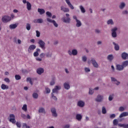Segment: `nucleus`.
I'll return each instance as SVG.
<instances>
[{
	"label": "nucleus",
	"mask_w": 128,
	"mask_h": 128,
	"mask_svg": "<svg viewBox=\"0 0 128 128\" xmlns=\"http://www.w3.org/2000/svg\"><path fill=\"white\" fill-rule=\"evenodd\" d=\"M39 44L40 48H42V50H46V43L42 40H39L38 42Z\"/></svg>",
	"instance_id": "nucleus-1"
},
{
	"label": "nucleus",
	"mask_w": 128,
	"mask_h": 128,
	"mask_svg": "<svg viewBox=\"0 0 128 128\" xmlns=\"http://www.w3.org/2000/svg\"><path fill=\"white\" fill-rule=\"evenodd\" d=\"M12 20V18L10 16H5L2 18V22H8Z\"/></svg>",
	"instance_id": "nucleus-2"
},
{
	"label": "nucleus",
	"mask_w": 128,
	"mask_h": 128,
	"mask_svg": "<svg viewBox=\"0 0 128 128\" xmlns=\"http://www.w3.org/2000/svg\"><path fill=\"white\" fill-rule=\"evenodd\" d=\"M72 18L74 20H75L76 21V26L77 28H80L82 26V22H80V20H78V18L76 17V16H74Z\"/></svg>",
	"instance_id": "nucleus-3"
},
{
	"label": "nucleus",
	"mask_w": 128,
	"mask_h": 128,
	"mask_svg": "<svg viewBox=\"0 0 128 128\" xmlns=\"http://www.w3.org/2000/svg\"><path fill=\"white\" fill-rule=\"evenodd\" d=\"M46 20L47 22H50V24H53L55 28H58V24H56V20H52L50 18H47Z\"/></svg>",
	"instance_id": "nucleus-4"
},
{
	"label": "nucleus",
	"mask_w": 128,
	"mask_h": 128,
	"mask_svg": "<svg viewBox=\"0 0 128 128\" xmlns=\"http://www.w3.org/2000/svg\"><path fill=\"white\" fill-rule=\"evenodd\" d=\"M116 30H118L117 27H114L112 28L111 30L112 32V38H116L117 34H116Z\"/></svg>",
	"instance_id": "nucleus-5"
},
{
	"label": "nucleus",
	"mask_w": 128,
	"mask_h": 128,
	"mask_svg": "<svg viewBox=\"0 0 128 128\" xmlns=\"http://www.w3.org/2000/svg\"><path fill=\"white\" fill-rule=\"evenodd\" d=\"M10 119L9 120L10 122H12V124H16V116H14V114H10Z\"/></svg>",
	"instance_id": "nucleus-6"
},
{
	"label": "nucleus",
	"mask_w": 128,
	"mask_h": 128,
	"mask_svg": "<svg viewBox=\"0 0 128 128\" xmlns=\"http://www.w3.org/2000/svg\"><path fill=\"white\" fill-rule=\"evenodd\" d=\"M68 54L70 56H76L78 54V50L76 49H74L72 50H68Z\"/></svg>",
	"instance_id": "nucleus-7"
},
{
	"label": "nucleus",
	"mask_w": 128,
	"mask_h": 128,
	"mask_svg": "<svg viewBox=\"0 0 128 128\" xmlns=\"http://www.w3.org/2000/svg\"><path fill=\"white\" fill-rule=\"evenodd\" d=\"M60 88H62V87L60 86H55L54 88L52 90V94H58Z\"/></svg>",
	"instance_id": "nucleus-8"
},
{
	"label": "nucleus",
	"mask_w": 128,
	"mask_h": 128,
	"mask_svg": "<svg viewBox=\"0 0 128 128\" xmlns=\"http://www.w3.org/2000/svg\"><path fill=\"white\" fill-rule=\"evenodd\" d=\"M51 112L52 113V116H54V118H56L58 116V113H56V109L54 108H51Z\"/></svg>",
	"instance_id": "nucleus-9"
},
{
	"label": "nucleus",
	"mask_w": 128,
	"mask_h": 128,
	"mask_svg": "<svg viewBox=\"0 0 128 128\" xmlns=\"http://www.w3.org/2000/svg\"><path fill=\"white\" fill-rule=\"evenodd\" d=\"M65 2H66V4H67L68 6H69V8H70L71 10L74 9V6H72V3L70 2V0H65Z\"/></svg>",
	"instance_id": "nucleus-10"
},
{
	"label": "nucleus",
	"mask_w": 128,
	"mask_h": 128,
	"mask_svg": "<svg viewBox=\"0 0 128 128\" xmlns=\"http://www.w3.org/2000/svg\"><path fill=\"white\" fill-rule=\"evenodd\" d=\"M102 100H104V96L102 95H98L97 98H96V100L98 102H100L102 101Z\"/></svg>",
	"instance_id": "nucleus-11"
},
{
	"label": "nucleus",
	"mask_w": 128,
	"mask_h": 128,
	"mask_svg": "<svg viewBox=\"0 0 128 128\" xmlns=\"http://www.w3.org/2000/svg\"><path fill=\"white\" fill-rule=\"evenodd\" d=\"M90 62H92V64H93V66H94V68H98V64L96 62V60L92 58Z\"/></svg>",
	"instance_id": "nucleus-12"
},
{
	"label": "nucleus",
	"mask_w": 128,
	"mask_h": 128,
	"mask_svg": "<svg viewBox=\"0 0 128 128\" xmlns=\"http://www.w3.org/2000/svg\"><path fill=\"white\" fill-rule=\"evenodd\" d=\"M44 68H39L36 70V72L38 74H44Z\"/></svg>",
	"instance_id": "nucleus-13"
},
{
	"label": "nucleus",
	"mask_w": 128,
	"mask_h": 128,
	"mask_svg": "<svg viewBox=\"0 0 128 128\" xmlns=\"http://www.w3.org/2000/svg\"><path fill=\"white\" fill-rule=\"evenodd\" d=\"M111 80L112 82H114V84H116V86H118L120 84V82L118 81V80H116V79L114 77L111 78Z\"/></svg>",
	"instance_id": "nucleus-14"
},
{
	"label": "nucleus",
	"mask_w": 128,
	"mask_h": 128,
	"mask_svg": "<svg viewBox=\"0 0 128 128\" xmlns=\"http://www.w3.org/2000/svg\"><path fill=\"white\" fill-rule=\"evenodd\" d=\"M36 45H34V44L30 45L28 48V52H31L32 50H36Z\"/></svg>",
	"instance_id": "nucleus-15"
},
{
	"label": "nucleus",
	"mask_w": 128,
	"mask_h": 128,
	"mask_svg": "<svg viewBox=\"0 0 128 128\" xmlns=\"http://www.w3.org/2000/svg\"><path fill=\"white\" fill-rule=\"evenodd\" d=\"M62 20L66 24H70V17H67L66 18H63Z\"/></svg>",
	"instance_id": "nucleus-16"
},
{
	"label": "nucleus",
	"mask_w": 128,
	"mask_h": 128,
	"mask_svg": "<svg viewBox=\"0 0 128 128\" xmlns=\"http://www.w3.org/2000/svg\"><path fill=\"white\" fill-rule=\"evenodd\" d=\"M61 10L64 12H70V8H66L64 6H61Z\"/></svg>",
	"instance_id": "nucleus-17"
},
{
	"label": "nucleus",
	"mask_w": 128,
	"mask_h": 128,
	"mask_svg": "<svg viewBox=\"0 0 128 128\" xmlns=\"http://www.w3.org/2000/svg\"><path fill=\"white\" fill-rule=\"evenodd\" d=\"M116 68L117 70H124V66L120 64H116Z\"/></svg>",
	"instance_id": "nucleus-18"
},
{
	"label": "nucleus",
	"mask_w": 128,
	"mask_h": 128,
	"mask_svg": "<svg viewBox=\"0 0 128 128\" xmlns=\"http://www.w3.org/2000/svg\"><path fill=\"white\" fill-rule=\"evenodd\" d=\"M34 24H42L44 20L42 18H38L34 20Z\"/></svg>",
	"instance_id": "nucleus-19"
},
{
	"label": "nucleus",
	"mask_w": 128,
	"mask_h": 128,
	"mask_svg": "<svg viewBox=\"0 0 128 128\" xmlns=\"http://www.w3.org/2000/svg\"><path fill=\"white\" fill-rule=\"evenodd\" d=\"M122 58L123 60H128V54L124 52L122 54Z\"/></svg>",
	"instance_id": "nucleus-20"
},
{
	"label": "nucleus",
	"mask_w": 128,
	"mask_h": 128,
	"mask_svg": "<svg viewBox=\"0 0 128 128\" xmlns=\"http://www.w3.org/2000/svg\"><path fill=\"white\" fill-rule=\"evenodd\" d=\"M64 86L65 90H70V83L68 82H66L64 84Z\"/></svg>",
	"instance_id": "nucleus-21"
},
{
	"label": "nucleus",
	"mask_w": 128,
	"mask_h": 128,
	"mask_svg": "<svg viewBox=\"0 0 128 128\" xmlns=\"http://www.w3.org/2000/svg\"><path fill=\"white\" fill-rule=\"evenodd\" d=\"M126 7V3L124 2H121L119 5L120 10H124Z\"/></svg>",
	"instance_id": "nucleus-22"
},
{
	"label": "nucleus",
	"mask_w": 128,
	"mask_h": 128,
	"mask_svg": "<svg viewBox=\"0 0 128 128\" xmlns=\"http://www.w3.org/2000/svg\"><path fill=\"white\" fill-rule=\"evenodd\" d=\"M78 106L80 108L84 106V101H78Z\"/></svg>",
	"instance_id": "nucleus-23"
},
{
	"label": "nucleus",
	"mask_w": 128,
	"mask_h": 128,
	"mask_svg": "<svg viewBox=\"0 0 128 128\" xmlns=\"http://www.w3.org/2000/svg\"><path fill=\"white\" fill-rule=\"evenodd\" d=\"M17 27H18L17 24H12L9 26V28H10V30H14V28H16Z\"/></svg>",
	"instance_id": "nucleus-24"
},
{
	"label": "nucleus",
	"mask_w": 128,
	"mask_h": 128,
	"mask_svg": "<svg viewBox=\"0 0 128 128\" xmlns=\"http://www.w3.org/2000/svg\"><path fill=\"white\" fill-rule=\"evenodd\" d=\"M113 44L114 46L115 50H120V46L114 42H113Z\"/></svg>",
	"instance_id": "nucleus-25"
},
{
	"label": "nucleus",
	"mask_w": 128,
	"mask_h": 128,
	"mask_svg": "<svg viewBox=\"0 0 128 128\" xmlns=\"http://www.w3.org/2000/svg\"><path fill=\"white\" fill-rule=\"evenodd\" d=\"M128 116V112H123L120 114L119 118H124V116Z\"/></svg>",
	"instance_id": "nucleus-26"
},
{
	"label": "nucleus",
	"mask_w": 128,
	"mask_h": 128,
	"mask_svg": "<svg viewBox=\"0 0 128 128\" xmlns=\"http://www.w3.org/2000/svg\"><path fill=\"white\" fill-rule=\"evenodd\" d=\"M38 112L40 114H46V110H44V108L40 107L38 110Z\"/></svg>",
	"instance_id": "nucleus-27"
},
{
	"label": "nucleus",
	"mask_w": 128,
	"mask_h": 128,
	"mask_svg": "<svg viewBox=\"0 0 128 128\" xmlns=\"http://www.w3.org/2000/svg\"><path fill=\"white\" fill-rule=\"evenodd\" d=\"M1 88L4 90H8V86L4 84H2L1 86Z\"/></svg>",
	"instance_id": "nucleus-28"
},
{
	"label": "nucleus",
	"mask_w": 128,
	"mask_h": 128,
	"mask_svg": "<svg viewBox=\"0 0 128 128\" xmlns=\"http://www.w3.org/2000/svg\"><path fill=\"white\" fill-rule=\"evenodd\" d=\"M82 116L80 114H77L76 115V120H82Z\"/></svg>",
	"instance_id": "nucleus-29"
},
{
	"label": "nucleus",
	"mask_w": 128,
	"mask_h": 128,
	"mask_svg": "<svg viewBox=\"0 0 128 128\" xmlns=\"http://www.w3.org/2000/svg\"><path fill=\"white\" fill-rule=\"evenodd\" d=\"M114 20H112V19H110L107 21V24L112 26L114 24Z\"/></svg>",
	"instance_id": "nucleus-30"
},
{
	"label": "nucleus",
	"mask_w": 128,
	"mask_h": 128,
	"mask_svg": "<svg viewBox=\"0 0 128 128\" xmlns=\"http://www.w3.org/2000/svg\"><path fill=\"white\" fill-rule=\"evenodd\" d=\"M26 8L28 10H32V4H30L28 2H27Z\"/></svg>",
	"instance_id": "nucleus-31"
},
{
	"label": "nucleus",
	"mask_w": 128,
	"mask_h": 128,
	"mask_svg": "<svg viewBox=\"0 0 128 128\" xmlns=\"http://www.w3.org/2000/svg\"><path fill=\"white\" fill-rule=\"evenodd\" d=\"M38 12H39L40 14H44V12H46V11L42 9V8H38Z\"/></svg>",
	"instance_id": "nucleus-32"
},
{
	"label": "nucleus",
	"mask_w": 128,
	"mask_h": 128,
	"mask_svg": "<svg viewBox=\"0 0 128 128\" xmlns=\"http://www.w3.org/2000/svg\"><path fill=\"white\" fill-rule=\"evenodd\" d=\"M107 59L108 60H109L110 62H112V60H114V56L112 54H110L107 57Z\"/></svg>",
	"instance_id": "nucleus-33"
},
{
	"label": "nucleus",
	"mask_w": 128,
	"mask_h": 128,
	"mask_svg": "<svg viewBox=\"0 0 128 128\" xmlns=\"http://www.w3.org/2000/svg\"><path fill=\"white\" fill-rule=\"evenodd\" d=\"M80 9L81 10V12H82V14H84V12H86V9H84V6L80 5L79 6Z\"/></svg>",
	"instance_id": "nucleus-34"
},
{
	"label": "nucleus",
	"mask_w": 128,
	"mask_h": 128,
	"mask_svg": "<svg viewBox=\"0 0 128 128\" xmlns=\"http://www.w3.org/2000/svg\"><path fill=\"white\" fill-rule=\"evenodd\" d=\"M32 96V98H34L35 100L38 98V93H36V92L33 93Z\"/></svg>",
	"instance_id": "nucleus-35"
},
{
	"label": "nucleus",
	"mask_w": 128,
	"mask_h": 128,
	"mask_svg": "<svg viewBox=\"0 0 128 128\" xmlns=\"http://www.w3.org/2000/svg\"><path fill=\"white\" fill-rule=\"evenodd\" d=\"M22 110L24 112H27L28 111V105L26 104H24L23 105V106L22 107Z\"/></svg>",
	"instance_id": "nucleus-36"
},
{
	"label": "nucleus",
	"mask_w": 128,
	"mask_h": 128,
	"mask_svg": "<svg viewBox=\"0 0 128 128\" xmlns=\"http://www.w3.org/2000/svg\"><path fill=\"white\" fill-rule=\"evenodd\" d=\"M122 66H123V68H126V67L128 66V60L123 62L122 63Z\"/></svg>",
	"instance_id": "nucleus-37"
},
{
	"label": "nucleus",
	"mask_w": 128,
	"mask_h": 128,
	"mask_svg": "<svg viewBox=\"0 0 128 128\" xmlns=\"http://www.w3.org/2000/svg\"><path fill=\"white\" fill-rule=\"evenodd\" d=\"M102 114H106V109L104 106L102 108Z\"/></svg>",
	"instance_id": "nucleus-38"
},
{
	"label": "nucleus",
	"mask_w": 128,
	"mask_h": 128,
	"mask_svg": "<svg viewBox=\"0 0 128 128\" xmlns=\"http://www.w3.org/2000/svg\"><path fill=\"white\" fill-rule=\"evenodd\" d=\"M26 30H30V24L28 23L26 24Z\"/></svg>",
	"instance_id": "nucleus-39"
},
{
	"label": "nucleus",
	"mask_w": 128,
	"mask_h": 128,
	"mask_svg": "<svg viewBox=\"0 0 128 128\" xmlns=\"http://www.w3.org/2000/svg\"><path fill=\"white\" fill-rule=\"evenodd\" d=\"M118 124V120L114 119L113 120V124H114V126H117V124Z\"/></svg>",
	"instance_id": "nucleus-40"
},
{
	"label": "nucleus",
	"mask_w": 128,
	"mask_h": 128,
	"mask_svg": "<svg viewBox=\"0 0 128 128\" xmlns=\"http://www.w3.org/2000/svg\"><path fill=\"white\" fill-rule=\"evenodd\" d=\"M46 16H48V18H52V13L50 12H46Z\"/></svg>",
	"instance_id": "nucleus-41"
},
{
	"label": "nucleus",
	"mask_w": 128,
	"mask_h": 128,
	"mask_svg": "<svg viewBox=\"0 0 128 128\" xmlns=\"http://www.w3.org/2000/svg\"><path fill=\"white\" fill-rule=\"evenodd\" d=\"M51 96H52V98L54 100H58V98H56V96H54V93H52Z\"/></svg>",
	"instance_id": "nucleus-42"
},
{
	"label": "nucleus",
	"mask_w": 128,
	"mask_h": 128,
	"mask_svg": "<svg viewBox=\"0 0 128 128\" xmlns=\"http://www.w3.org/2000/svg\"><path fill=\"white\" fill-rule=\"evenodd\" d=\"M52 54L50 52H48L46 54V56L47 58H52Z\"/></svg>",
	"instance_id": "nucleus-43"
},
{
	"label": "nucleus",
	"mask_w": 128,
	"mask_h": 128,
	"mask_svg": "<svg viewBox=\"0 0 128 128\" xmlns=\"http://www.w3.org/2000/svg\"><path fill=\"white\" fill-rule=\"evenodd\" d=\"M87 60H88V58H86V56H83L82 57V62H86Z\"/></svg>",
	"instance_id": "nucleus-44"
},
{
	"label": "nucleus",
	"mask_w": 128,
	"mask_h": 128,
	"mask_svg": "<svg viewBox=\"0 0 128 128\" xmlns=\"http://www.w3.org/2000/svg\"><path fill=\"white\" fill-rule=\"evenodd\" d=\"M15 78H16V80H20L21 77L20 75H16Z\"/></svg>",
	"instance_id": "nucleus-45"
},
{
	"label": "nucleus",
	"mask_w": 128,
	"mask_h": 128,
	"mask_svg": "<svg viewBox=\"0 0 128 128\" xmlns=\"http://www.w3.org/2000/svg\"><path fill=\"white\" fill-rule=\"evenodd\" d=\"M36 36L37 38H40V32L38 30H36Z\"/></svg>",
	"instance_id": "nucleus-46"
},
{
	"label": "nucleus",
	"mask_w": 128,
	"mask_h": 128,
	"mask_svg": "<svg viewBox=\"0 0 128 128\" xmlns=\"http://www.w3.org/2000/svg\"><path fill=\"white\" fill-rule=\"evenodd\" d=\"M94 94V90H92V88H90L89 89V94Z\"/></svg>",
	"instance_id": "nucleus-47"
},
{
	"label": "nucleus",
	"mask_w": 128,
	"mask_h": 128,
	"mask_svg": "<svg viewBox=\"0 0 128 128\" xmlns=\"http://www.w3.org/2000/svg\"><path fill=\"white\" fill-rule=\"evenodd\" d=\"M84 70L86 72H90V70L88 68H85Z\"/></svg>",
	"instance_id": "nucleus-48"
},
{
	"label": "nucleus",
	"mask_w": 128,
	"mask_h": 128,
	"mask_svg": "<svg viewBox=\"0 0 128 128\" xmlns=\"http://www.w3.org/2000/svg\"><path fill=\"white\" fill-rule=\"evenodd\" d=\"M26 80L27 82H29L30 84L32 85V79L30 78H27Z\"/></svg>",
	"instance_id": "nucleus-49"
},
{
	"label": "nucleus",
	"mask_w": 128,
	"mask_h": 128,
	"mask_svg": "<svg viewBox=\"0 0 128 128\" xmlns=\"http://www.w3.org/2000/svg\"><path fill=\"white\" fill-rule=\"evenodd\" d=\"M114 98V94L110 95L108 98V100L110 101L112 100V99Z\"/></svg>",
	"instance_id": "nucleus-50"
},
{
	"label": "nucleus",
	"mask_w": 128,
	"mask_h": 128,
	"mask_svg": "<svg viewBox=\"0 0 128 128\" xmlns=\"http://www.w3.org/2000/svg\"><path fill=\"white\" fill-rule=\"evenodd\" d=\"M4 82H8V83H9L10 82V78H5L4 79Z\"/></svg>",
	"instance_id": "nucleus-51"
},
{
	"label": "nucleus",
	"mask_w": 128,
	"mask_h": 128,
	"mask_svg": "<svg viewBox=\"0 0 128 128\" xmlns=\"http://www.w3.org/2000/svg\"><path fill=\"white\" fill-rule=\"evenodd\" d=\"M16 125L18 128H20V126H22V124H20V122H16Z\"/></svg>",
	"instance_id": "nucleus-52"
},
{
	"label": "nucleus",
	"mask_w": 128,
	"mask_h": 128,
	"mask_svg": "<svg viewBox=\"0 0 128 128\" xmlns=\"http://www.w3.org/2000/svg\"><path fill=\"white\" fill-rule=\"evenodd\" d=\"M119 110L120 112H124V106H120L119 108Z\"/></svg>",
	"instance_id": "nucleus-53"
},
{
	"label": "nucleus",
	"mask_w": 128,
	"mask_h": 128,
	"mask_svg": "<svg viewBox=\"0 0 128 128\" xmlns=\"http://www.w3.org/2000/svg\"><path fill=\"white\" fill-rule=\"evenodd\" d=\"M46 94H50V90L49 88H46Z\"/></svg>",
	"instance_id": "nucleus-54"
},
{
	"label": "nucleus",
	"mask_w": 128,
	"mask_h": 128,
	"mask_svg": "<svg viewBox=\"0 0 128 128\" xmlns=\"http://www.w3.org/2000/svg\"><path fill=\"white\" fill-rule=\"evenodd\" d=\"M23 126H24V128H30V126L26 124H24Z\"/></svg>",
	"instance_id": "nucleus-55"
},
{
	"label": "nucleus",
	"mask_w": 128,
	"mask_h": 128,
	"mask_svg": "<svg viewBox=\"0 0 128 128\" xmlns=\"http://www.w3.org/2000/svg\"><path fill=\"white\" fill-rule=\"evenodd\" d=\"M34 56H38V52H35L34 53Z\"/></svg>",
	"instance_id": "nucleus-56"
},
{
	"label": "nucleus",
	"mask_w": 128,
	"mask_h": 128,
	"mask_svg": "<svg viewBox=\"0 0 128 128\" xmlns=\"http://www.w3.org/2000/svg\"><path fill=\"white\" fill-rule=\"evenodd\" d=\"M54 80L53 79L50 82V86H54Z\"/></svg>",
	"instance_id": "nucleus-57"
},
{
	"label": "nucleus",
	"mask_w": 128,
	"mask_h": 128,
	"mask_svg": "<svg viewBox=\"0 0 128 128\" xmlns=\"http://www.w3.org/2000/svg\"><path fill=\"white\" fill-rule=\"evenodd\" d=\"M116 118V114H112L110 115V118Z\"/></svg>",
	"instance_id": "nucleus-58"
},
{
	"label": "nucleus",
	"mask_w": 128,
	"mask_h": 128,
	"mask_svg": "<svg viewBox=\"0 0 128 128\" xmlns=\"http://www.w3.org/2000/svg\"><path fill=\"white\" fill-rule=\"evenodd\" d=\"M21 116L22 118H24V120H26V116L24 114H21Z\"/></svg>",
	"instance_id": "nucleus-59"
},
{
	"label": "nucleus",
	"mask_w": 128,
	"mask_h": 128,
	"mask_svg": "<svg viewBox=\"0 0 128 128\" xmlns=\"http://www.w3.org/2000/svg\"><path fill=\"white\" fill-rule=\"evenodd\" d=\"M40 58H44V56H46V54L44 53H42L40 54Z\"/></svg>",
	"instance_id": "nucleus-60"
},
{
	"label": "nucleus",
	"mask_w": 128,
	"mask_h": 128,
	"mask_svg": "<svg viewBox=\"0 0 128 128\" xmlns=\"http://www.w3.org/2000/svg\"><path fill=\"white\" fill-rule=\"evenodd\" d=\"M118 126H120V128H124V124H118Z\"/></svg>",
	"instance_id": "nucleus-61"
},
{
	"label": "nucleus",
	"mask_w": 128,
	"mask_h": 128,
	"mask_svg": "<svg viewBox=\"0 0 128 128\" xmlns=\"http://www.w3.org/2000/svg\"><path fill=\"white\" fill-rule=\"evenodd\" d=\"M122 14H128V10H124V11H123V12H122Z\"/></svg>",
	"instance_id": "nucleus-62"
},
{
	"label": "nucleus",
	"mask_w": 128,
	"mask_h": 128,
	"mask_svg": "<svg viewBox=\"0 0 128 128\" xmlns=\"http://www.w3.org/2000/svg\"><path fill=\"white\" fill-rule=\"evenodd\" d=\"M36 60H38V62H42V58H36Z\"/></svg>",
	"instance_id": "nucleus-63"
},
{
	"label": "nucleus",
	"mask_w": 128,
	"mask_h": 128,
	"mask_svg": "<svg viewBox=\"0 0 128 128\" xmlns=\"http://www.w3.org/2000/svg\"><path fill=\"white\" fill-rule=\"evenodd\" d=\"M70 124H67L66 125H65V126H64V128H70Z\"/></svg>",
	"instance_id": "nucleus-64"
}]
</instances>
